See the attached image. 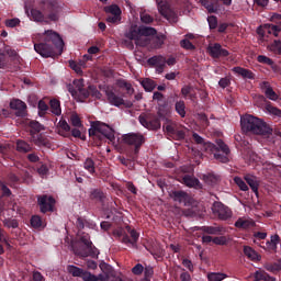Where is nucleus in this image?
I'll return each instance as SVG.
<instances>
[{
	"mask_svg": "<svg viewBox=\"0 0 281 281\" xmlns=\"http://www.w3.org/2000/svg\"><path fill=\"white\" fill-rule=\"evenodd\" d=\"M63 47H65L63 37L53 30L45 31L43 41L34 44V50L36 54H40L42 58H54V56H60V54H63Z\"/></svg>",
	"mask_w": 281,
	"mask_h": 281,
	"instance_id": "1",
	"label": "nucleus"
},
{
	"mask_svg": "<svg viewBox=\"0 0 281 281\" xmlns=\"http://www.w3.org/2000/svg\"><path fill=\"white\" fill-rule=\"evenodd\" d=\"M41 10H31V19L33 21H36L37 23H49V21L56 23L60 21L63 5L58 0H43L41 2Z\"/></svg>",
	"mask_w": 281,
	"mask_h": 281,
	"instance_id": "2",
	"label": "nucleus"
},
{
	"mask_svg": "<svg viewBox=\"0 0 281 281\" xmlns=\"http://www.w3.org/2000/svg\"><path fill=\"white\" fill-rule=\"evenodd\" d=\"M192 137L193 142H195V144L203 145L205 153L213 155L216 161H221V164L229 162V154L232 150L223 139H217L216 145H214L213 143H205V139H203V137L198 133H193Z\"/></svg>",
	"mask_w": 281,
	"mask_h": 281,
	"instance_id": "3",
	"label": "nucleus"
},
{
	"mask_svg": "<svg viewBox=\"0 0 281 281\" xmlns=\"http://www.w3.org/2000/svg\"><path fill=\"white\" fill-rule=\"evenodd\" d=\"M241 130L245 133H252V135H261L262 137H269L273 133V128L267 124V122L254 116L245 115L240 120Z\"/></svg>",
	"mask_w": 281,
	"mask_h": 281,
	"instance_id": "4",
	"label": "nucleus"
},
{
	"mask_svg": "<svg viewBox=\"0 0 281 281\" xmlns=\"http://www.w3.org/2000/svg\"><path fill=\"white\" fill-rule=\"evenodd\" d=\"M80 243H82L86 248H75L74 252L76 256H79V258H98V256H100V250L93 246L91 237L88 234H83L80 237Z\"/></svg>",
	"mask_w": 281,
	"mask_h": 281,
	"instance_id": "5",
	"label": "nucleus"
},
{
	"mask_svg": "<svg viewBox=\"0 0 281 281\" xmlns=\"http://www.w3.org/2000/svg\"><path fill=\"white\" fill-rule=\"evenodd\" d=\"M123 142L127 144V146L134 147V149L130 150V153H133L131 157L134 159L135 155H139V150L142 149V145L145 144L146 138L139 133H128L123 135Z\"/></svg>",
	"mask_w": 281,
	"mask_h": 281,
	"instance_id": "6",
	"label": "nucleus"
},
{
	"mask_svg": "<svg viewBox=\"0 0 281 281\" xmlns=\"http://www.w3.org/2000/svg\"><path fill=\"white\" fill-rule=\"evenodd\" d=\"M139 123L148 131H159L161 128V119L157 114L147 113L138 116Z\"/></svg>",
	"mask_w": 281,
	"mask_h": 281,
	"instance_id": "7",
	"label": "nucleus"
},
{
	"mask_svg": "<svg viewBox=\"0 0 281 281\" xmlns=\"http://www.w3.org/2000/svg\"><path fill=\"white\" fill-rule=\"evenodd\" d=\"M162 128L169 137H172V139H176L178 142H181V139H186V131L179 128L177 126V123H175L170 119H167V121H165V123L162 124Z\"/></svg>",
	"mask_w": 281,
	"mask_h": 281,
	"instance_id": "8",
	"label": "nucleus"
},
{
	"mask_svg": "<svg viewBox=\"0 0 281 281\" xmlns=\"http://www.w3.org/2000/svg\"><path fill=\"white\" fill-rule=\"evenodd\" d=\"M104 91L108 98V102L112 106H126V109H131V106H133V102L131 101L125 102L123 97H120L119 94L115 93V90H113V87L108 86Z\"/></svg>",
	"mask_w": 281,
	"mask_h": 281,
	"instance_id": "9",
	"label": "nucleus"
},
{
	"mask_svg": "<svg viewBox=\"0 0 281 281\" xmlns=\"http://www.w3.org/2000/svg\"><path fill=\"white\" fill-rule=\"evenodd\" d=\"M37 205L42 214H47V212H54L56 199L48 194L37 195Z\"/></svg>",
	"mask_w": 281,
	"mask_h": 281,
	"instance_id": "10",
	"label": "nucleus"
},
{
	"mask_svg": "<svg viewBox=\"0 0 281 281\" xmlns=\"http://www.w3.org/2000/svg\"><path fill=\"white\" fill-rule=\"evenodd\" d=\"M67 271L72 276V278H81L83 281H98V277L95 274L74 265H69L67 267Z\"/></svg>",
	"mask_w": 281,
	"mask_h": 281,
	"instance_id": "11",
	"label": "nucleus"
},
{
	"mask_svg": "<svg viewBox=\"0 0 281 281\" xmlns=\"http://www.w3.org/2000/svg\"><path fill=\"white\" fill-rule=\"evenodd\" d=\"M212 212L221 221H227V218H232V210L223 204V202H214L212 205Z\"/></svg>",
	"mask_w": 281,
	"mask_h": 281,
	"instance_id": "12",
	"label": "nucleus"
},
{
	"mask_svg": "<svg viewBox=\"0 0 281 281\" xmlns=\"http://www.w3.org/2000/svg\"><path fill=\"white\" fill-rule=\"evenodd\" d=\"M100 142L109 139V142H115V130L109 126V124L98 121Z\"/></svg>",
	"mask_w": 281,
	"mask_h": 281,
	"instance_id": "13",
	"label": "nucleus"
},
{
	"mask_svg": "<svg viewBox=\"0 0 281 281\" xmlns=\"http://www.w3.org/2000/svg\"><path fill=\"white\" fill-rule=\"evenodd\" d=\"M211 58H227L229 50L223 48L220 43H214L207 47Z\"/></svg>",
	"mask_w": 281,
	"mask_h": 281,
	"instance_id": "14",
	"label": "nucleus"
},
{
	"mask_svg": "<svg viewBox=\"0 0 281 281\" xmlns=\"http://www.w3.org/2000/svg\"><path fill=\"white\" fill-rule=\"evenodd\" d=\"M10 109L15 111L16 117H25L27 115V104L20 99H13L10 102Z\"/></svg>",
	"mask_w": 281,
	"mask_h": 281,
	"instance_id": "15",
	"label": "nucleus"
},
{
	"mask_svg": "<svg viewBox=\"0 0 281 281\" xmlns=\"http://www.w3.org/2000/svg\"><path fill=\"white\" fill-rule=\"evenodd\" d=\"M126 38H130V41H135L136 45H140V47H146V45H148V40L142 42V33L137 26H132L130 29L128 33H126Z\"/></svg>",
	"mask_w": 281,
	"mask_h": 281,
	"instance_id": "16",
	"label": "nucleus"
},
{
	"mask_svg": "<svg viewBox=\"0 0 281 281\" xmlns=\"http://www.w3.org/2000/svg\"><path fill=\"white\" fill-rule=\"evenodd\" d=\"M126 231L130 234L128 235H124V237L122 238V243L124 245H131L132 247H137V241L139 240V233H137V231L132 229L131 226H126Z\"/></svg>",
	"mask_w": 281,
	"mask_h": 281,
	"instance_id": "17",
	"label": "nucleus"
},
{
	"mask_svg": "<svg viewBox=\"0 0 281 281\" xmlns=\"http://www.w3.org/2000/svg\"><path fill=\"white\" fill-rule=\"evenodd\" d=\"M260 89L263 91L268 100H271L272 102H278V100H280V95H278L273 91V88L271 87V83H269V81H262L260 83Z\"/></svg>",
	"mask_w": 281,
	"mask_h": 281,
	"instance_id": "18",
	"label": "nucleus"
},
{
	"mask_svg": "<svg viewBox=\"0 0 281 281\" xmlns=\"http://www.w3.org/2000/svg\"><path fill=\"white\" fill-rule=\"evenodd\" d=\"M148 65L156 67L158 74H161L166 68V57L164 56H153L147 60Z\"/></svg>",
	"mask_w": 281,
	"mask_h": 281,
	"instance_id": "19",
	"label": "nucleus"
},
{
	"mask_svg": "<svg viewBox=\"0 0 281 281\" xmlns=\"http://www.w3.org/2000/svg\"><path fill=\"white\" fill-rule=\"evenodd\" d=\"M255 225H256V222H254V220L247 218V217H239L235 222V227L237 229H241L244 232H247V229H251V227H255Z\"/></svg>",
	"mask_w": 281,
	"mask_h": 281,
	"instance_id": "20",
	"label": "nucleus"
},
{
	"mask_svg": "<svg viewBox=\"0 0 281 281\" xmlns=\"http://www.w3.org/2000/svg\"><path fill=\"white\" fill-rule=\"evenodd\" d=\"M72 85L75 86V89H77V93H79L81 100H87V98H89V92L87 91V88H85V79H75Z\"/></svg>",
	"mask_w": 281,
	"mask_h": 281,
	"instance_id": "21",
	"label": "nucleus"
},
{
	"mask_svg": "<svg viewBox=\"0 0 281 281\" xmlns=\"http://www.w3.org/2000/svg\"><path fill=\"white\" fill-rule=\"evenodd\" d=\"M233 72L237 76H241L245 80H256V74L254 71L243 68L240 66H236L233 68Z\"/></svg>",
	"mask_w": 281,
	"mask_h": 281,
	"instance_id": "22",
	"label": "nucleus"
},
{
	"mask_svg": "<svg viewBox=\"0 0 281 281\" xmlns=\"http://www.w3.org/2000/svg\"><path fill=\"white\" fill-rule=\"evenodd\" d=\"M158 11L165 19H173L175 16V11L170 8L168 2L160 1L158 3Z\"/></svg>",
	"mask_w": 281,
	"mask_h": 281,
	"instance_id": "23",
	"label": "nucleus"
},
{
	"mask_svg": "<svg viewBox=\"0 0 281 281\" xmlns=\"http://www.w3.org/2000/svg\"><path fill=\"white\" fill-rule=\"evenodd\" d=\"M89 199L94 201V203H104L106 201V193L101 189H91Z\"/></svg>",
	"mask_w": 281,
	"mask_h": 281,
	"instance_id": "24",
	"label": "nucleus"
},
{
	"mask_svg": "<svg viewBox=\"0 0 281 281\" xmlns=\"http://www.w3.org/2000/svg\"><path fill=\"white\" fill-rule=\"evenodd\" d=\"M280 244V235L276 234L270 237V240L262 243L261 246L267 251H277L278 245Z\"/></svg>",
	"mask_w": 281,
	"mask_h": 281,
	"instance_id": "25",
	"label": "nucleus"
},
{
	"mask_svg": "<svg viewBox=\"0 0 281 281\" xmlns=\"http://www.w3.org/2000/svg\"><path fill=\"white\" fill-rule=\"evenodd\" d=\"M199 2L210 14H216L218 12V0H199Z\"/></svg>",
	"mask_w": 281,
	"mask_h": 281,
	"instance_id": "26",
	"label": "nucleus"
},
{
	"mask_svg": "<svg viewBox=\"0 0 281 281\" xmlns=\"http://www.w3.org/2000/svg\"><path fill=\"white\" fill-rule=\"evenodd\" d=\"M244 255L248 260H251L252 262H260L262 257L254 250L250 246H244Z\"/></svg>",
	"mask_w": 281,
	"mask_h": 281,
	"instance_id": "27",
	"label": "nucleus"
},
{
	"mask_svg": "<svg viewBox=\"0 0 281 281\" xmlns=\"http://www.w3.org/2000/svg\"><path fill=\"white\" fill-rule=\"evenodd\" d=\"M125 155L127 158H125L124 156L117 157L120 164H122V166H125L126 168H133V161H137L138 155H135L134 158L131 157V155H133V151H126Z\"/></svg>",
	"mask_w": 281,
	"mask_h": 281,
	"instance_id": "28",
	"label": "nucleus"
},
{
	"mask_svg": "<svg viewBox=\"0 0 281 281\" xmlns=\"http://www.w3.org/2000/svg\"><path fill=\"white\" fill-rule=\"evenodd\" d=\"M244 179L249 188L252 190V192H255V194H258V188L260 187V184L258 183V178L251 175H246Z\"/></svg>",
	"mask_w": 281,
	"mask_h": 281,
	"instance_id": "29",
	"label": "nucleus"
},
{
	"mask_svg": "<svg viewBox=\"0 0 281 281\" xmlns=\"http://www.w3.org/2000/svg\"><path fill=\"white\" fill-rule=\"evenodd\" d=\"M200 232H204V234H211L213 236H221V234H223V227H221V226H202V227H200Z\"/></svg>",
	"mask_w": 281,
	"mask_h": 281,
	"instance_id": "30",
	"label": "nucleus"
},
{
	"mask_svg": "<svg viewBox=\"0 0 281 281\" xmlns=\"http://www.w3.org/2000/svg\"><path fill=\"white\" fill-rule=\"evenodd\" d=\"M156 115L159 120H164V122L170 120L171 111L170 108H168V104L160 105Z\"/></svg>",
	"mask_w": 281,
	"mask_h": 281,
	"instance_id": "31",
	"label": "nucleus"
},
{
	"mask_svg": "<svg viewBox=\"0 0 281 281\" xmlns=\"http://www.w3.org/2000/svg\"><path fill=\"white\" fill-rule=\"evenodd\" d=\"M182 181L184 184H187L188 188H195V189H199L201 188V181H199V179L192 177V176H184L182 178Z\"/></svg>",
	"mask_w": 281,
	"mask_h": 281,
	"instance_id": "32",
	"label": "nucleus"
},
{
	"mask_svg": "<svg viewBox=\"0 0 281 281\" xmlns=\"http://www.w3.org/2000/svg\"><path fill=\"white\" fill-rule=\"evenodd\" d=\"M58 126H59V135H61V137H68L71 131V126H69V123H67L65 119H61L58 123Z\"/></svg>",
	"mask_w": 281,
	"mask_h": 281,
	"instance_id": "33",
	"label": "nucleus"
},
{
	"mask_svg": "<svg viewBox=\"0 0 281 281\" xmlns=\"http://www.w3.org/2000/svg\"><path fill=\"white\" fill-rule=\"evenodd\" d=\"M171 199H173V201H177L178 203H183L186 205V203H188V194L186 193V191H173L171 193Z\"/></svg>",
	"mask_w": 281,
	"mask_h": 281,
	"instance_id": "34",
	"label": "nucleus"
},
{
	"mask_svg": "<svg viewBox=\"0 0 281 281\" xmlns=\"http://www.w3.org/2000/svg\"><path fill=\"white\" fill-rule=\"evenodd\" d=\"M30 223L31 227L34 229H45V224L43 223V218L40 215H33Z\"/></svg>",
	"mask_w": 281,
	"mask_h": 281,
	"instance_id": "35",
	"label": "nucleus"
},
{
	"mask_svg": "<svg viewBox=\"0 0 281 281\" xmlns=\"http://www.w3.org/2000/svg\"><path fill=\"white\" fill-rule=\"evenodd\" d=\"M175 111H176V113H178V115L180 117H186V115H187L186 101H183V100L177 101L175 103Z\"/></svg>",
	"mask_w": 281,
	"mask_h": 281,
	"instance_id": "36",
	"label": "nucleus"
},
{
	"mask_svg": "<svg viewBox=\"0 0 281 281\" xmlns=\"http://www.w3.org/2000/svg\"><path fill=\"white\" fill-rule=\"evenodd\" d=\"M50 111L54 115H60L63 110L60 109V101L57 99H52L49 101Z\"/></svg>",
	"mask_w": 281,
	"mask_h": 281,
	"instance_id": "37",
	"label": "nucleus"
},
{
	"mask_svg": "<svg viewBox=\"0 0 281 281\" xmlns=\"http://www.w3.org/2000/svg\"><path fill=\"white\" fill-rule=\"evenodd\" d=\"M16 150L18 153H31L32 145L27 144L25 140H18L16 142Z\"/></svg>",
	"mask_w": 281,
	"mask_h": 281,
	"instance_id": "38",
	"label": "nucleus"
},
{
	"mask_svg": "<svg viewBox=\"0 0 281 281\" xmlns=\"http://www.w3.org/2000/svg\"><path fill=\"white\" fill-rule=\"evenodd\" d=\"M86 91L88 92V98L91 95V98H95V100H100L102 98V92L98 90L95 86H89Z\"/></svg>",
	"mask_w": 281,
	"mask_h": 281,
	"instance_id": "39",
	"label": "nucleus"
},
{
	"mask_svg": "<svg viewBox=\"0 0 281 281\" xmlns=\"http://www.w3.org/2000/svg\"><path fill=\"white\" fill-rule=\"evenodd\" d=\"M140 36H155L157 30L151 26H139Z\"/></svg>",
	"mask_w": 281,
	"mask_h": 281,
	"instance_id": "40",
	"label": "nucleus"
},
{
	"mask_svg": "<svg viewBox=\"0 0 281 281\" xmlns=\"http://www.w3.org/2000/svg\"><path fill=\"white\" fill-rule=\"evenodd\" d=\"M106 14L122 16V9L117 4H111L105 9Z\"/></svg>",
	"mask_w": 281,
	"mask_h": 281,
	"instance_id": "41",
	"label": "nucleus"
},
{
	"mask_svg": "<svg viewBox=\"0 0 281 281\" xmlns=\"http://www.w3.org/2000/svg\"><path fill=\"white\" fill-rule=\"evenodd\" d=\"M37 109H38L40 117H45V115H47V112L49 111V105H47L45 101L40 100L37 104Z\"/></svg>",
	"mask_w": 281,
	"mask_h": 281,
	"instance_id": "42",
	"label": "nucleus"
},
{
	"mask_svg": "<svg viewBox=\"0 0 281 281\" xmlns=\"http://www.w3.org/2000/svg\"><path fill=\"white\" fill-rule=\"evenodd\" d=\"M225 278H227V274H225L223 272H210L207 274L209 281H223V280H225Z\"/></svg>",
	"mask_w": 281,
	"mask_h": 281,
	"instance_id": "43",
	"label": "nucleus"
},
{
	"mask_svg": "<svg viewBox=\"0 0 281 281\" xmlns=\"http://www.w3.org/2000/svg\"><path fill=\"white\" fill-rule=\"evenodd\" d=\"M143 89H145V91H154L155 87H157V83H155V80L153 79H144L140 82Z\"/></svg>",
	"mask_w": 281,
	"mask_h": 281,
	"instance_id": "44",
	"label": "nucleus"
},
{
	"mask_svg": "<svg viewBox=\"0 0 281 281\" xmlns=\"http://www.w3.org/2000/svg\"><path fill=\"white\" fill-rule=\"evenodd\" d=\"M85 170H88L90 175H95V162L91 158H87L83 162Z\"/></svg>",
	"mask_w": 281,
	"mask_h": 281,
	"instance_id": "45",
	"label": "nucleus"
},
{
	"mask_svg": "<svg viewBox=\"0 0 281 281\" xmlns=\"http://www.w3.org/2000/svg\"><path fill=\"white\" fill-rule=\"evenodd\" d=\"M266 111L272 115H277V117H281V110L273 106L269 101L266 102Z\"/></svg>",
	"mask_w": 281,
	"mask_h": 281,
	"instance_id": "46",
	"label": "nucleus"
},
{
	"mask_svg": "<svg viewBox=\"0 0 281 281\" xmlns=\"http://www.w3.org/2000/svg\"><path fill=\"white\" fill-rule=\"evenodd\" d=\"M31 135H36V133H41L43 131V126L37 121L30 122Z\"/></svg>",
	"mask_w": 281,
	"mask_h": 281,
	"instance_id": "47",
	"label": "nucleus"
},
{
	"mask_svg": "<svg viewBox=\"0 0 281 281\" xmlns=\"http://www.w3.org/2000/svg\"><path fill=\"white\" fill-rule=\"evenodd\" d=\"M234 182L236 183V186H238L239 190H241L243 192H247L249 190L247 182H245V180H243V178L235 177Z\"/></svg>",
	"mask_w": 281,
	"mask_h": 281,
	"instance_id": "48",
	"label": "nucleus"
},
{
	"mask_svg": "<svg viewBox=\"0 0 281 281\" xmlns=\"http://www.w3.org/2000/svg\"><path fill=\"white\" fill-rule=\"evenodd\" d=\"M203 180L207 186H214L218 181V177L213 173H207L203 176Z\"/></svg>",
	"mask_w": 281,
	"mask_h": 281,
	"instance_id": "49",
	"label": "nucleus"
},
{
	"mask_svg": "<svg viewBox=\"0 0 281 281\" xmlns=\"http://www.w3.org/2000/svg\"><path fill=\"white\" fill-rule=\"evenodd\" d=\"M4 227H8L9 229H16L19 227V221L12 220V218H5L3 220Z\"/></svg>",
	"mask_w": 281,
	"mask_h": 281,
	"instance_id": "50",
	"label": "nucleus"
},
{
	"mask_svg": "<svg viewBox=\"0 0 281 281\" xmlns=\"http://www.w3.org/2000/svg\"><path fill=\"white\" fill-rule=\"evenodd\" d=\"M70 124L76 128L82 127V121L80 120V116H78L77 113L70 115Z\"/></svg>",
	"mask_w": 281,
	"mask_h": 281,
	"instance_id": "51",
	"label": "nucleus"
},
{
	"mask_svg": "<svg viewBox=\"0 0 281 281\" xmlns=\"http://www.w3.org/2000/svg\"><path fill=\"white\" fill-rule=\"evenodd\" d=\"M98 128H99V124L97 121L92 124V128L89 130V135H90V137H94L95 139L100 140V130H98Z\"/></svg>",
	"mask_w": 281,
	"mask_h": 281,
	"instance_id": "52",
	"label": "nucleus"
},
{
	"mask_svg": "<svg viewBox=\"0 0 281 281\" xmlns=\"http://www.w3.org/2000/svg\"><path fill=\"white\" fill-rule=\"evenodd\" d=\"M100 269L102 273H105V276H109L110 278L111 276H113V267H111V265L106 262H102L100 263Z\"/></svg>",
	"mask_w": 281,
	"mask_h": 281,
	"instance_id": "53",
	"label": "nucleus"
},
{
	"mask_svg": "<svg viewBox=\"0 0 281 281\" xmlns=\"http://www.w3.org/2000/svg\"><path fill=\"white\" fill-rule=\"evenodd\" d=\"M270 49L273 52V54H278V56H281V41L276 40L270 45Z\"/></svg>",
	"mask_w": 281,
	"mask_h": 281,
	"instance_id": "54",
	"label": "nucleus"
},
{
	"mask_svg": "<svg viewBox=\"0 0 281 281\" xmlns=\"http://www.w3.org/2000/svg\"><path fill=\"white\" fill-rule=\"evenodd\" d=\"M151 45L155 49H159L164 45V35L156 36L151 40Z\"/></svg>",
	"mask_w": 281,
	"mask_h": 281,
	"instance_id": "55",
	"label": "nucleus"
},
{
	"mask_svg": "<svg viewBox=\"0 0 281 281\" xmlns=\"http://www.w3.org/2000/svg\"><path fill=\"white\" fill-rule=\"evenodd\" d=\"M207 23H209L210 30H216V27H218V19L215 15L209 16Z\"/></svg>",
	"mask_w": 281,
	"mask_h": 281,
	"instance_id": "56",
	"label": "nucleus"
},
{
	"mask_svg": "<svg viewBox=\"0 0 281 281\" xmlns=\"http://www.w3.org/2000/svg\"><path fill=\"white\" fill-rule=\"evenodd\" d=\"M180 47H182L183 49H189V50L196 49L194 44H192V42H190L189 40L180 41Z\"/></svg>",
	"mask_w": 281,
	"mask_h": 281,
	"instance_id": "57",
	"label": "nucleus"
},
{
	"mask_svg": "<svg viewBox=\"0 0 281 281\" xmlns=\"http://www.w3.org/2000/svg\"><path fill=\"white\" fill-rule=\"evenodd\" d=\"M0 192H1V196H11L12 195V191L3 182H0Z\"/></svg>",
	"mask_w": 281,
	"mask_h": 281,
	"instance_id": "58",
	"label": "nucleus"
},
{
	"mask_svg": "<svg viewBox=\"0 0 281 281\" xmlns=\"http://www.w3.org/2000/svg\"><path fill=\"white\" fill-rule=\"evenodd\" d=\"M257 60L261 64V65H268L270 66L271 63L273 61V59L265 56V55H258Z\"/></svg>",
	"mask_w": 281,
	"mask_h": 281,
	"instance_id": "59",
	"label": "nucleus"
},
{
	"mask_svg": "<svg viewBox=\"0 0 281 281\" xmlns=\"http://www.w3.org/2000/svg\"><path fill=\"white\" fill-rule=\"evenodd\" d=\"M142 23L150 24L155 19L148 13H140Z\"/></svg>",
	"mask_w": 281,
	"mask_h": 281,
	"instance_id": "60",
	"label": "nucleus"
},
{
	"mask_svg": "<svg viewBox=\"0 0 281 281\" xmlns=\"http://www.w3.org/2000/svg\"><path fill=\"white\" fill-rule=\"evenodd\" d=\"M122 21V15H108L106 16V22L112 23L115 25L116 23H120Z\"/></svg>",
	"mask_w": 281,
	"mask_h": 281,
	"instance_id": "61",
	"label": "nucleus"
},
{
	"mask_svg": "<svg viewBox=\"0 0 281 281\" xmlns=\"http://www.w3.org/2000/svg\"><path fill=\"white\" fill-rule=\"evenodd\" d=\"M265 270H257L255 273H254V281H262L265 280Z\"/></svg>",
	"mask_w": 281,
	"mask_h": 281,
	"instance_id": "62",
	"label": "nucleus"
},
{
	"mask_svg": "<svg viewBox=\"0 0 281 281\" xmlns=\"http://www.w3.org/2000/svg\"><path fill=\"white\" fill-rule=\"evenodd\" d=\"M214 245H227V237L221 236V237H213Z\"/></svg>",
	"mask_w": 281,
	"mask_h": 281,
	"instance_id": "63",
	"label": "nucleus"
},
{
	"mask_svg": "<svg viewBox=\"0 0 281 281\" xmlns=\"http://www.w3.org/2000/svg\"><path fill=\"white\" fill-rule=\"evenodd\" d=\"M270 21L272 23H276L277 25H281V14L279 13H273L270 18Z\"/></svg>",
	"mask_w": 281,
	"mask_h": 281,
	"instance_id": "64",
	"label": "nucleus"
}]
</instances>
